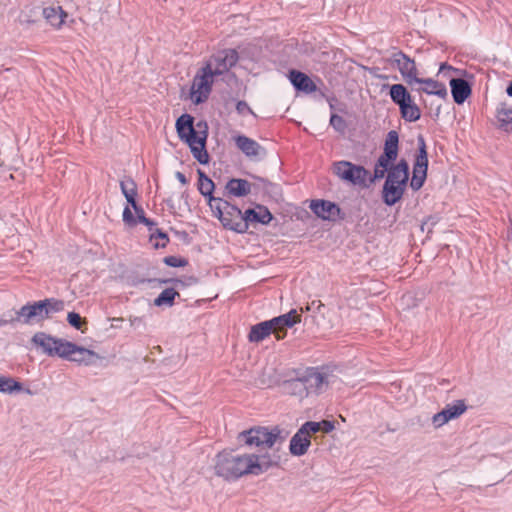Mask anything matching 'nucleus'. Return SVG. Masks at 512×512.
<instances>
[{
	"label": "nucleus",
	"mask_w": 512,
	"mask_h": 512,
	"mask_svg": "<svg viewBox=\"0 0 512 512\" xmlns=\"http://www.w3.org/2000/svg\"><path fill=\"white\" fill-rule=\"evenodd\" d=\"M496 118L499 127L506 132L512 131V107L507 104H501L496 111Z\"/></svg>",
	"instance_id": "c756f323"
},
{
	"label": "nucleus",
	"mask_w": 512,
	"mask_h": 512,
	"mask_svg": "<svg viewBox=\"0 0 512 512\" xmlns=\"http://www.w3.org/2000/svg\"><path fill=\"white\" fill-rule=\"evenodd\" d=\"M14 321H15V318H13L11 320L0 319V326L7 325V324L12 323Z\"/></svg>",
	"instance_id": "a18cd8bd"
},
{
	"label": "nucleus",
	"mask_w": 512,
	"mask_h": 512,
	"mask_svg": "<svg viewBox=\"0 0 512 512\" xmlns=\"http://www.w3.org/2000/svg\"><path fill=\"white\" fill-rule=\"evenodd\" d=\"M305 423L312 434L320 431L323 433H329L334 429V423L328 420H322L320 422L308 421Z\"/></svg>",
	"instance_id": "c9c22d12"
},
{
	"label": "nucleus",
	"mask_w": 512,
	"mask_h": 512,
	"mask_svg": "<svg viewBox=\"0 0 512 512\" xmlns=\"http://www.w3.org/2000/svg\"><path fill=\"white\" fill-rule=\"evenodd\" d=\"M164 261L167 265H169L171 267H179V266L183 265V263L180 259L173 257V256L166 257Z\"/></svg>",
	"instance_id": "a19ab883"
},
{
	"label": "nucleus",
	"mask_w": 512,
	"mask_h": 512,
	"mask_svg": "<svg viewBox=\"0 0 512 512\" xmlns=\"http://www.w3.org/2000/svg\"><path fill=\"white\" fill-rule=\"evenodd\" d=\"M234 141L237 148L247 157H257L263 151V148L257 141L245 135L236 136Z\"/></svg>",
	"instance_id": "4be33fe9"
},
{
	"label": "nucleus",
	"mask_w": 512,
	"mask_h": 512,
	"mask_svg": "<svg viewBox=\"0 0 512 512\" xmlns=\"http://www.w3.org/2000/svg\"><path fill=\"white\" fill-rule=\"evenodd\" d=\"M389 95L391 100L399 107L412 99L411 94L403 84H393L390 87Z\"/></svg>",
	"instance_id": "7c9ffc66"
},
{
	"label": "nucleus",
	"mask_w": 512,
	"mask_h": 512,
	"mask_svg": "<svg viewBox=\"0 0 512 512\" xmlns=\"http://www.w3.org/2000/svg\"><path fill=\"white\" fill-rule=\"evenodd\" d=\"M210 209L222 225L232 231L245 233L247 225L244 213L235 205L224 199H210Z\"/></svg>",
	"instance_id": "39448f33"
},
{
	"label": "nucleus",
	"mask_w": 512,
	"mask_h": 512,
	"mask_svg": "<svg viewBox=\"0 0 512 512\" xmlns=\"http://www.w3.org/2000/svg\"><path fill=\"white\" fill-rule=\"evenodd\" d=\"M136 213L138 215L139 222L144 223L146 225L150 223L149 220L144 216V211L142 213L140 211Z\"/></svg>",
	"instance_id": "37998d69"
},
{
	"label": "nucleus",
	"mask_w": 512,
	"mask_h": 512,
	"mask_svg": "<svg viewBox=\"0 0 512 512\" xmlns=\"http://www.w3.org/2000/svg\"><path fill=\"white\" fill-rule=\"evenodd\" d=\"M42 15L45 21L54 29L59 30L64 25L68 13L60 5H51L43 8Z\"/></svg>",
	"instance_id": "a211bd4d"
},
{
	"label": "nucleus",
	"mask_w": 512,
	"mask_h": 512,
	"mask_svg": "<svg viewBox=\"0 0 512 512\" xmlns=\"http://www.w3.org/2000/svg\"><path fill=\"white\" fill-rule=\"evenodd\" d=\"M176 296H179V293L174 288H166L154 300V304L156 306H162V305L171 306L173 304Z\"/></svg>",
	"instance_id": "72a5a7b5"
},
{
	"label": "nucleus",
	"mask_w": 512,
	"mask_h": 512,
	"mask_svg": "<svg viewBox=\"0 0 512 512\" xmlns=\"http://www.w3.org/2000/svg\"><path fill=\"white\" fill-rule=\"evenodd\" d=\"M392 61L405 82L408 85L415 84V80L418 77V69L415 61L402 51L394 53L392 55Z\"/></svg>",
	"instance_id": "f8f14e48"
},
{
	"label": "nucleus",
	"mask_w": 512,
	"mask_h": 512,
	"mask_svg": "<svg viewBox=\"0 0 512 512\" xmlns=\"http://www.w3.org/2000/svg\"><path fill=\"white\" fill-rule=\"evenodd\" d=\"M63 352L62 358L84 365H91L99 358L94 351L77 346L69 341H67Z\"/></svg>",
	"instance_id": "4468645a"
},
{
	"label": "nucleus",
	"mask_w": 512,
	"mask_h": 512,
	"mask_svg": "<svg viewBox=\"0 0 512 512\" xmlns=\"http://www.w3.org/2000/svg\"><path fill=\"white\" fill-rule=\"evenodd\" d=\"M63 309L64 302L62 300L47 298L22 306L16 312L15 321L26 325H32L48 319L51 313L60 312Z\"/></svg>",
	"instance_id": "20e7f679"
},
{
	"label": "nucleus",
	"mask_w": 512,
	"mask_h": 512,
	"mask_svg": "<svg viewBox=\"0 0 512 512\" xmlns=\"http://www.w3.org/2000/svg\"><path fill=\"white\" fill-rule=\"evenodd\" d=\"M176 178L179 180V182L183 185H186L187 184V179L185 177V175L181 172H177L176 173Z\"/></svg>",
	"instance_id": "c03bdc74"
},
{
	"label": "nucleus",
	"mask_w": 512,
	"mask_h": 512,
	"mask_svg": "<svg viewBox=\"0 0 512 512\" xmlns=\"http://www.w3.org/2000/svg\"><path fill=\"white\" fill-rule=\"evenodd\" d=\"M288 77L297 90L305 93H313L317 90V86L313 80L303 72L291 70Z\"/></svg>",
	"instance_id": "412c9836"
},
{
	"label": "nucleus",
	"mask_w": 512,
	"mask_h": 512,
	"mask_svg": "<svg viewBox=\"0 0 512 512\" xmlns=\"http://www.w3.org/2000/svg\"><path fill=\"white\" fill-rule=\"evenodd\" d=\"M406 184L393 183L385 181L383 187V200L384 202L392 206L397 203L403 196Z\"/></svg>",
	"instance_id": "393cba45"
},
{
	"label": "nucleus",
	"mask_w": 512,
	"mask_h": 512,
	"mask_svg": "<svg viewBox=\"0 0 512 512\" xmlns=\"http://www.w3.org/2000/svg\"><path fill=\"white\" fill-rule=\"evenodd\" d=\"M330 124L338 131H342L345 128V121L344 119L337 115L333 114L330 118Z\"/></svg>",
	"instance_id": "58836bf2"
},
{
	"label": "nucleus",
	"mask_w": 512,
	"mask_h": 512,
	"mask_svg": "<svg viewBox=\"0 0 512 512\" xmlns=\"http://www.w3.org/2000/svg\"><path fill=\"white\" fill-rule=\"evenodd\" d=\"M225 191L229 196L244 197L251 192V183L245 179L233 178L226 183Z\"/></svg>",
	"instance_id": "bb28decb"
},
{
	"label": "nucleus",
	"mask_w": 512,
	"mask_h": 512,
	"mask_svg": "<svg viewBox=\"0 0 512 512\" xmlns=\"http://www.w3.org/2000/svg\"><path fill=\"white\" fill-rule=\"evenodd\" d=\"M415 84H419L418 92L425 93L428 95H435L440 98H445L447 96L446 86L432 78H420L417 77L415 80Z\"/></svg>",
	"instance_id": "aec40b11"
},
{
	"label": "nucleus",
	"mask_w": 512,
	"mask_h": 512,
	"mask_svg": "<svg viewBox=\"0 0 512 512\" xmlns=\"http://www.w3.org/2000/svg\"><path fill=\"white\" fill-rule=\"evenodd\" d=\"M408 164L405 160H401L397 165L390 168L386 181L400 184H407L408 181Z\"/></svg>",
	"instance_id": "c85d7f7f"
},
{
	"label": "nucleus",
	"mask_w": 512,
	"mask_h": 512,
	"mask_svg": "<svg viewBox=\"0 0 512 512\" xmlns=\"http://www.w3.org/2000/svg\"><path fill=\"white\" fill-rule=\"evenodd\" d=\"M281 430L278 427L269 429L264 426H255L238 434V441L248 447L269 449L280 439Z\"/></svg>",
	"instance_id": "0eeeda50"
},
{
	"label": "nucleus",
	"mask_w": 512,
	"mask_h": 512,
	"mask_svg": "<svg viewBox=\"0 0 512 512\" xmlns=\"http://www.w3.org/2000/svg\"><path fill=\"white\" fill-rule=\"evenodd\" d=\"M198 176H199V179H198V189H199V192L207 198V201H208V205L210 206V199H219L218 197H214L212 195L213 191H214V182L208 177L205 175L204 172H202L201 170H198Z\"/></svg>",
	"instance_id": "2f4dec72"
},
{
	"label": "nucleus",
	"mask_w": 512,
	"mask_h": 512,
	"mask_svg": "<svg viewBox=\"0 0 512 512\" xmlns=\"http://www.w3.org/2000/svg\"><path fill=\"white\" fill-rule=\"evenodd\" d=\"M238 53L234 49H226L218 52L210 58L204 67H209L212 75L219 76L227 72L238 61Z\"/></svg>",
	"instance_id": "9d476101"
},
{
	"label": "nucleus",
	"mask_w": 512,
	"mask_h": 512,
	"mask_svg": "<svg viewBox=\"0 0 512 512\" xmlns=\"http://www.w3.org/2000/svg\"><path fill=\"white\" fill-rule=\"evenodd\" d=\"M21 389L22 385L18 381L14 380L11 377L0 375V392L12 393L15 391H20Z\"/></svg>",
	"instance_id": "f704fd0d"
},
{
	"label": "nucleus",
	"mask_w": 512,
	"mask_h": 512,
	"mask_svg": "<svg viewBox=\"0 0 512 512\" xmlns=\"http://www.w3.org/2000/svg\"><path fill=\"white\" fill-rule=\"evenodd\" d=\"M120 188L127 202L132 206L135 212H143V209L136 203L137 186L133 179L127 178L120 182Z\"/></svg>",
	"instance_id": "cd10ccee"
},
{
	"label": "nucleus",
	"mask_w": 512,
	"mask_h": 512,
	"mask_svg": "<svg viewBox=\"0 0 512 512\" xmlns=\"http://www.w3.org/2000/svg\"><path fill=\"white\" fill-rule=\"evenodd\" d=\"M176 129L179 138L191 149L194 158L201 164L209 161V155L205 149L207 132L196 131L193 125V117L183 114L176 121Z\"/></svg>",
	"instance_id": "7ed1b4c3"
},
{
	"label": "nucleus",
	"mask_w": 512,
	"mask_h": 512,
	"mask_svg": "<svg viewBox=\"0 0 512 512\" xmlns=\"http://www.w3.org/2000/svg\"><path fill=\"white\" fill-rule=\"evenodd\" d=\"M310 208L318 217L324 220H335L340 214L339 207L330 201H312Z\"/></svg>",
	"instance_id": "6ab92c4d"
},
{
	"label": "nucleus",
	"mask_w": 512,
	"mask_h": 512,
	"mask_svg": "<svg viewBox=\"0 0 512 512\" xmlns=\"http://www.w3.org/2000/svg\"><path fill=\"white\" fill-rule=\"evenodd\" d=\"M312 432L304 423L290 440L289 450L292 455L302 456L311 445Z\"/></svg>",
	"instance_id": "dca6fc26"
},
{
	"label": "nucleus",
	"mask_w": 512,
	"mask_h": 512,
	"mask_svg": "<svg viewBox=\"0 0 512 512\" xmlns=\"http://www.w3.org/2000/svg\"><path fill=\"white\" fill-rule=\"evenodd\" d=\"M300 322L301 315L295 309H292L286 314L252 326L248 334V340L259 343L270 334H274L277 340H282L287 335V329Z\"/></svg>",
	"instance_id": "f03ea898"
},
{
	"label": "nucleus",
	"mask_w": 512,
	"mask_h": 512,
	"mask_svg": "<svg viewBox=\"0 0 512 512\" xmlns=\"http://www.w3.org/2000/svg\"><path fill=\"white\" fill-rule=\"evenodd\" d=\"M406 184L393 183L385 181L383 187V200L384 202L392 206L397 203L403 196Z\"/></svg>",
	"instance_id": "b1692460"
},
{
	"label": "nucleus",
	"mask_w": 512,
	"mask_h": 512,
	"mask_svg": "<svg viewBox=\"0 0 512 512\" xmlns=\"http://www.w3.org/2000/svg\"><path fill=\"white\" fill-rule=\"evenodd\" d=\"M32 342L36 346L41 347L48 355L59 356L61 358L67 343L66 340L56 339L42 332L36 333L32 338Z\"/></svg>",
	"instance_id": "ddd939ff"
},
{
	"label": "nucleus",
	"mask_w": 512,
	"mask_h": 512,
	"mask_svg": "<svg viewBox=\"0 0 512 512\" xmlns=\"http://www.w3.org/2000/svg\"><path fill=\"white\" fill-rule=\"evenodd\" d=\"M298 384L306 389V394H318L323 387L327 385L326 377L316 371L310 370L303 378L297 381Z\"/></svg>",
	"instance_id": "f3484780"
},
{
	"label": "nucleus",
	"mask_w": 512,
	"mask_h": 512,
	"mask_svg": "<svg viewBox=\"0 0 512 512\" xmlns=\"http://www.w3.org/2000/svg\"><path fill=\"white\" fill-rule=\"evenodd\" d=\"M467 410V406L464 400H456L452 404L446 405V407L436 413L433 418V424L436 427H441L446 424L448 421L458 418Z\"/></svg>",
	"instance_id": "2eb2a0df"
},
{
	"label": "nucleus",
	"mask_w": 512,
	"mask_h": 512,
	"mask_svg": "<svg viewBox=\"0 0 512 512\" xmlns=\"http://www.w3.org/2000/svg\"><path fill=\"white\" fill-rule=\"evenodd\" d=\"M135 321H141L139 318H134V320H131V324L133 325Z\"/></svg>",
	"instance_id": "de8ad7c7"
},
{
	"label": "nucleus",
	"mask_w": 512,
	"mask_h": 512,
	"mask_svg": "<svg viewBox=\"0 0 512 512\" xmlns=\"http://www.w3.org/2000/svg\"><path fill=\"white\" fill-rule=\"evenodd\" d=\"M244 218L248 229L250 223H270L273 216L266 207L258 205L256 209H247L244 212Z\"/></svg>",
	"instance_id": "5701e85b"
},
{
	"label": "nucleus",
	"mask_w": 512,
	"mask_h": 512,
	"mask_svg": "<svg viewBox=\"0 0 512 512\" xmlns=\"http://www.w3.org/2000/svg\"><path fill=\"white\" fill-rule=\"evenodd\" d=\"M332 172L342 182L358 188H367L374 182V178L367 169L350 161L334 162Z\"/></svg>",
	"instance_id": "423d86ee"
},
{
	"label": "nucleus",
	"mask_w": 512,
	"mask_h": 512,
	"mask_svg": "<svg viewBox=\"0 0 512 512\" xmlns=\"http://www.w3.org/2000/svg\"><path fill=\"white\" fill-rule=\"evenodd\" d=\"M158 238L161 240V242L156 243V246L161 245L162 247H164L168 242V237L163 233H159Z\"/></svg>",
	"instance_id": "79ce46f5"
},
{
	"label": "nucleus",
	"mask_w": 512,
	"mask_h": 512,
	"mask_svg": "<svg viewBox=\"0 0 512 512\" xmlns=\"http://www.w3.org/2000/svg\"><path fill=\"white\" fill-rule=\"evenodd\" d=\"M123 221L125 224H127L129 226L136 225V220L133 216L131 209L128 206H126L123 210Z\"/></svg>",
	"instance_id": "ea45409f"
},
{
	"label": "nucleus",
	"mask_w": 512,
	"mask_h": 512,
	"mask_svg": "<svg viewBox=\"0 0 512 512\" xmlns=\"http://www.w3.org/2000/svg\"><path fill=\"white\" fill-rule=\"evenodd\" d=\"M273 466L267 455L238 454L223 450L215 456V474L227 481L237 480L246 475H260Z\"/></svg>",
	"instance_id": "f257e3e1"
},
{
	"label": "nucleus",
	"mask_w": 512,
	"mask_h": 512,
	"mask_svg": "<svg viewBox=\"0 0 512 512\" xmlns=\"http://www.w3.org/2000/svg\"><path fill=\"white\" fill-rule=\"evenodd\" d=\"M213 82L214 76L210 72V68L203 66L195 75L191 85L190 99L192 102L200 104L206 101L211 92Z\"/></svg>",
	"instance_id": "1a4fd4ad"
},
{
	"label": "nucleus",
	"mask_w": 512,
	"mask_h": 512,
	"mask_svg": "<svg viewBox=\"0 0 512 512\" xmlns=\"http://www.w3.org/2000/svg\"><path fill=\"white\" fill-rule=\"evenodd\" d=\"M398 142V133L396 131H390L385 140L384 152L379 157L374 167V173L372 175L374 180L383 178L385 173L389 171L388 168L392 161L396 160L398 156Z\"/></svg>",
	"instance_id": "6e6552de"
},
{
	"label": "nucleus",
	"mask_w": 512,
	"mask_h": 512,
	"mask_svg": "<svg viewBox=\"0 0 512 512\" xmlns=\"http://www.w3.org/2000/svg\"><path fill=\"white\" fill-rule=\"evenodd\" d=\"M236 111L240 115H245L246 113H249V114L253 115L254 117H257L255 112L251 109V107L245 101H238L237 102V104H236Z\"/></svg>",
	"instance_id": "4c0bfd02"
},
{
	"label": "nucleus",
	"mask_w": 512,
	"mask_h": 512,
	"mask_svg": "<svg viewBox=\"0 0 512 512\" xmlns=\"http://www.w3.org/2000/svg\"><path fill=\"white\" fill-rule=\"evenodd\" d=\"M419 143V151L414 162L413 176L410 182L411 188L415 191L419 190L423 186L427 177L428 169V155L424 139L420 138Z\"/></svg>",
	"instance_id": "9b49d317"
},
{
	"label": "nucleus",
	"mask_w": 512,
	"mask_h": 512,
	"mask_svg": "<svg viewBox=\"0 0 512 512\" xmlns=\"http://www.w3.org/2000/svg\"><path fill=\"white\" fill-rule=\"evenodd\" d=\"M507 94L512 97V82L509 84L506 90Z\"/></svg>",
	"instance_id": "49530a36"
},
{
	"label": "nucleus",
	"mask_w": 512,
	"mask_h": 512,
	"mask_svg": "<svg viewBox=\"0 0 512 512\" xmlns=\"http://www.w3.org/2000/svg\"><path fill=\"white\" fill-rule=\"evenodd\" d=\"M67 321L71 326L75 327L76 329H80L82 324L84 323L81 316L75 312L68 313Z\"/></svg>",
	"instance_id": "e433bc0d"
},
{
	"label": "nucleus",
	"mask_w": 512,
	"mask_h": 512,
	"mask_svg": "<svg viewBox=\"0 0 512 512\" xmlns=\"http://www.w3.org/2000/svg\"><path fill=\"white\" fill-rule=\"evenodd\" d=\"M401 117L408 122H416L421 117V110L413 98L399 107Z\"/></svg>",
	"instance_id": "473e14b6"
},
{
	"label": "nucleus",
	"mask_w": 512,
	"mask_h": 512,
	"mask_svg": "<svg viewBox=\"0 0 512 512\" xmlns=\"http://www.w3.org/2000/svg\"><path fill=\"white\" fill-rule=\"evenodd\" d=\"M450 87L453 99L457 104H462L471 94V87L464 79H451Z\"/></svg>",
	"instance_id": "a878e982"
}]
</instances>
